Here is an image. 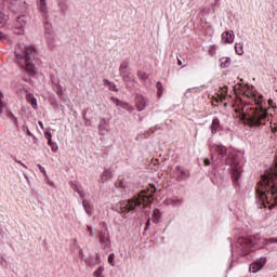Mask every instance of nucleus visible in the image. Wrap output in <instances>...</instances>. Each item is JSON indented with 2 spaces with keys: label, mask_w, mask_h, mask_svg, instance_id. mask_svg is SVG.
Instances as JSON below:
<instances>
[{
  "label": "nucleus",
  "mask_w": 277,
  "mask_h": 277,
  "mask_svg": "<svg viewBox=\"0 0 277 277\" xmlns=\"http://www.w3.org/2000/svg\"><path fill=\"white\" fill-rule=\"evenodd\" d=\"M245 96L254 101L255 105L259 107L252 108L250 106H246L241 108V111L237 113V118H240L245 124L249 127H261V124H265L267 122V110L263 109V95L259 94V92L248 88L245 91Z\"/></svg>",
  "instance_id": "1"
},
{
  "label": "nucleus",
  "mask_w": 277,
  "mask_h": 277,
  "mask_svg": "<svg viewBox=\"0 0 277 277\" xmlns=\"http://www.w3.org/2000/svg\"><path fill=\"white\" fill-rule=\"evenodd\" d=\"M38 56V51L34 45H29L27 48L17 47L15 49V57L16 62L21 63L23 57H25V70L30 77H36L38 75V69H36V65H34V60Z\"/></svg>",
  "instance_id": "2"
},
{
  "label": "nucleus",
  "mask_w": 277,
  "mask_h": 277,
  "mask_svg": "<svg viewBox=\"0 0 277 277\" xmlns=\"http://www.w3.org/2000/svg\"><path fill=\"white\" fill-rule=\"evenodd\" d=\"M157 192V188L153 186L150 189L143 190L140 193L138 197H134L130 200L123 201L120 203V211L121 213H127V211H133L135 207H140V205H143L146 207L150 202V199L153 198V195Z\"/></svg>",
  "instance_id": "3"
},
{
  "label": "nucleus",
  "mask_w": 277,
  "mask_h": 277,
  "mask_svg": "<svg viewBox=\"0 0 277 277\" xmlns=\"http://www.w3.org/2000/svg\"><path fill=\"white\" fill-rule=\"evenodd\" d=\"M211 151L212 153H216V155H219V157H227L225 159V163L227 166H233L234 163V168L232 169V176L235 181V183H237V181H239V179H241V172H243V170L241 169V164L235 162L233 159H235V154H230L228 153V148H226V146L224 145H213L211 147Z\"/></svg>",
  "instance_id": "4"
},
{
  "label": "nucleus",
  "mask_w": 277,
  "mask_h": 277,
  "mask_svg": "<svg viewBox=\"0 0 277 277\" xmlns=\"http://www.w3.org/2000/svg\"><path fill=\"white\" fill-rule=\"evenodd\" d=\"M277 193V187L274 182H272V179H269V175L262 176V181L259 182L256 194L260 200H269L274 196V194Z\"/></svg>",
  "instance_id": "5"
},
{
  "label": "nucleus",
  "mask_w": 277,
  "mask_h": 277,
  "mask_svg": "<svg viewBox=\"0 0 277 277\" xmlns=\"http://www.w3.org/2000/svg\"><path fill=\"white\" fill-rule=\"evenodd\" d=\"M243 243L247 246V248L261 249L267 246V239L261 238L259 236H249L243 239Z\"/></svg>",
  "instance_id": "6"
},
{
  "label": "nucleus",
  "mask_w": 277,
  "mask_h": 277,
  "mask_svg": "<svg viewBox=\"0 0 277 277\" xmlns=\"http://www.w3.org/2000/svg\"><path fill=\"white\" fill-rule=\"evenodd\" d=\"M119 74L124 83H131V81H134L133 71H131V68H129L128 62H122L120 64Z\"/></svg>",
  "instance_id": "7"
},
{
  "label": "nucleus",
  "mask_w": 277,
  "mask_h": 277,
  "mask_svg": "<svg viewBox=\"0 0 277 277\" xmlns=\"http://www.w3.org/2000/svg\"><path fill=\"white\" fill-rule=\"evenodd\" d=\"M27 16L21 15L16 18L14 23V31L17 36L25 34V27H27Z\"/></svg>",
  "instance_id": "8"
},
{
  "label": "nucleus",
  "mask_w": 277,
  "mask_h": 277,
  "mask_svg": "<svg viewBox=\"0 0 277 277\" xmlns=\"http://www.w3.org/2000/svg\"><path fill=\"white\" fill-rule=\"evenodd\" d=\"M266 263H267L266 258H260L259 260H256L255 262H253L250 265L249 269L252 274H256L258 272H261V269H263V267H265Z\"/></svg>",
  "instance_id": "9"
},
{
  "label": "nucleus",
  "mask_w": 277,
  "mask_h": 277,
  "mask_svg": "<svg viewBox=\"0 0 277 277\" xmlns=\"http://www.w3.org/2000/svg\"><path fill=\"white\" fill-rule=\"evenodd\" d=\"M221 42L223 44H233L235 42V32L233 30H226L221 35Z\"/></svg>",
  "instance_id": "10"
},
{
  "label": "nucleus",
  "mask_w": 277,
  "mask_h": 277,
  "mask_svg": "<svg viewBox=\"0 0 277 277\" xmlns=\"http://www.w3.org/2000/svg\"><path fill=\"white\" fill-rule=\"evenodd\" d=\"M175 172L177 174V181H187V179H189V172L187 170H183L181 167H176Z\"/></svg>",
  "instance_id": "11"
},
{
  "label": "nucleus",
  "mask_w": 277,
  "mask_h": 277,
  "mask_svg": "<svg viewBox=\"0 0 277 277\" xmlns=\"http://www.w3.org/2000/svg\"><path fill=\"white\" fill-rule=\"evenodd\" d=\"M146 97H144L143 95H137L136 96V108L137 111H144V109H146Z\"/></svg>",
  "instance_id": "12"
},
{
  "label": "nucleus",
  "mask_w": 277,
  "mask_h": 277,
  "mask_svg": "<svg viewBox=\"0 0 277 277\" xmlns=\"http://www.w3.org/2000/svg\"><path fill=\"white\" fill-rule=\"evenodd\" d=\"M100 242L102 243L103 248H109L111 241L109 240V234L102 232L100 234Z\"/></svg>",
  "instance_id": "13"
},
{
  "label": "nucleus",
  "mask_w": 277,
  "mask_h": 277,
  "mask_svg": "<svg viewBox=\"0 0 277 277\" xmlns=\"http://www.w3.org/2000/svg\"><path fill=\"white\" fill-rule=\"evenodd\" d=\"M37 8L43 16L49 13V6L47 5V0H38Z\"/></svg>",
  "instance_id": "14"
},
{
  "label": "nucleus",
  "mask_w": 277,
  "mask_h": 277,
  "mask_svg": "<svg viewBox=\"0 0 277 277\" xmlns=\"http://www.w3.org/2000/svg\"><path fill=\"white\" fill-rule=\"evenodd\" d=\"M212 135H215L217 133V129H220V119L215 118L212 120V123L210 126Z\"/></svg>",
  "instance_id": "15"
},
{
  "label": "nucleus",
  "mask_w": 277,
  "mask_h": 277,
  "mask_svg": "<svg viewBox=\"0 0 277 277\" xmlns=\"http://www.w3.org/2000/svg\"><path fill=\"white\" fill-rule=\"evenodd\" d=\"M28 103H30V105H32L34 109H37L38 107V100H36V96H34V94H28L26 96Z\"/></svg>",
  "instance_id": "16"
},
{
  "label": "nucleus",
  "mask_w": 277,
  "mask_h": 277,
  "mask_svg": "<svg viewBox=\"0 0 277 277\" xmlns=\"http://www.w3.org/2000/svg\"><path fill=\"white\" fill-rule=\"evenodd\" d=\"M109 179H111V173L109 172V170H104L101 177L102 183H107Z\"/></svg>",
  "instance_id": "17"
},
{
  "label": "nucleus",
  "mask_w": 277,
  "mask_h": 277,
  "mask_svg": "<svg viewBox=\"0 0 277 277\" xmlns=\"http://www.w3.org/2000/svg\"><path fill=\"white\" fill-rule=\"evenodd\" d=\"M3 93L0 92V114H3L4 109L8 107V104L4 102Z\"/></svg>",
  "instance_id": "18"
},
{
  "label": "nucleus",
  "mask_w": 277,
  "mask_h": 277,
  "mask_svg": "<svg viewBox=\"0 0 277 277\" xmlns=\"http://www.w3.org/2000/svg\"><path fill=\"white\" fill-rule=\"evenodd\" d=\"M220 62L221 68H228V66H230V57H222Z\"/></svg>",
  "instance_id": "19"
},
{
  "label": "nucleus",
  "mask_w": 277,
  "mask_h": 277,
  "mask_svg": "<svg viewBox=\"0 0 277 277\" xmlns=\"http://www.w3.org/2000/svg\"><path fill=\"white\" fill-rule=\"evenodd\" d=\"M5 25H8V15L0 12V28H3Z\"/></svg>",
  "instance_id": "20"
},
{
  "label": "nucleus",
  "mask_w": 277,
  "mask_h": 277,
  "mask_svg": "<svg viewBox=\"0 0 277 277\" xmlns=\"http://www.w3.org/2000/svg\"><path fill=\"white\" fill-rule=\"evenodd\" d=\"M235 51L237 55H243V43H235Z\"/></svg>",
  "instance_id": "21"
},
{
  "label": "nucleus",
  "mask_w": 277,
  "mask_h": 277,
  "mask_svg": "<svg viewBox=\"0 0 277 277\" xmlns=\"http://www.w3.org/2000/svg\"><path fill=\"white\" fill-rule=\"evenodd\" d=\"M161 220V212L157 209L153 211V222H159Z\"/></svg>",
  "instance_id": "22"
},
{
  "label": "nucleus",
  "mask_w": 277,
  "mask_h": 277,
  "mask_svg": "<svg viewBox=\"0 0 277 277\" xmlns=\"http://www.w3.org/2000/svg\"><path fill=\"white\" fill-rule=\"evenodd\" d=\"M44 137L45 140H48V145L53 146V135L51 134V132H45Z\"/></svg>",
  "instance_id": "23"
},
{
  "label": "nucleus",
  "mask_w": 277,
  "mask_h": 277,
  "mask_svg": "<svg viewBox=\"0 0 277 277\" xmlns=\"http://www.w3.org/2000/svg\"><path fill=\"white\" fill-rule=\"evenodd\" d=\"M115 254L114 253H110L109 255H108V263H109V265H111L113 267H114V265H116L115 263H114V259H115Z\"/></svg>",
  "instance_id": "24"
},
{
  "label": "nucleus",
  "mask_w": 277,
  "mask_h": 277,
  "mask_svg": "<svg viewBox=\"0 0 277 277\" xmlns=\"http://www.w3.org/2000/svg\"><path fill=\"white\" fill-rule=\"evenodd\" d=\"M156 87L158 90V94H163V84H161V82H157Z\"/></svg>",
  "instance_id": "25"
},
{
  "label": "nucleus",
  "mask_w": 277,
  "mask_h": 277,
  "mask_svg": "<svg viewBox=\"0 0 277 277\" xmlns=\"http://www.w3.org/2000/svg\"><path fill=\"white\" fill-rule=\"evenodd\" d=\"M51 146V149H52V153H57V150H60V146H57V143H52Z\"/></svg>",
  "instance_id": "26"
},
{
  "label": "nucleus",
  "mask_w": 277,
  "mask_h": 277,
  "mask_svg": "<svg viewBox=\"0 0 277 277\" xmlns=\"http://www.w3.org/2000/svg\"><path fill=\"white\" fill-rule=\"evenodd\" d=\"M109 90H111L113 92H117L118 91V89H116V83H114V82H111V83H109Z\"/></svg>",
  "instance_id": "27"
},
{
  "label": "nucleus",
  "mask_w": 277,
  "mask_h": 277,
  "mask_svg": "<svg viewBox=\"0 0 277 277\" xmlns=\"http://www.w3.org/2000/svg\"><path fill=\"white\" fill-rule=\"evenodd\" d=\"M266 243H271V245L277 243V239L276 238L266 239Z\"/></svg>",
  "instance_id": "28"
},
{
  "label": "nucleus",
  "mask_w": 277,
  "mask_h": 277,
  "mask_svg": "<svg viewBox=\"0 0 277 277\" xmlns=\"http://www.w3.org/2000/svg\"><path fill=\"white\" fill-rule=\"evenodd\" d=\"M113 103H115L118 106H120V100L116 98V97H111Z\"/></svg>",
  "instance_id": "29"
},
{
  "label": "nucleus",
  "mask_w": 277,
  "mask_h": 277,
  "mask_svg": "<svg viewBox=\"0 0 277 277\" xmlns=\"http://www.w3.org/2000/svg\"><path fill=\"white\" fill-rule=\"evenodd\" d=\"M38 168H39L40 172H43V174H47V171L43 169V167H41L40 164H38Z\"/></svg>",
  "instance_id": "30"
},
{
  "label": "nucleus",
  "mask_w": 277,
  "mask_h": 277,
  "mask_svg": "<svg viewBox=\"0 0 277 277\" xmlns=\"http://www.w3.org/2000/svg\"><path fill=\"white\" fill-rule=\"evenodd\" d=\"M10 118H12L14 122H16V120H17L16 117L14 116V114H12V113H10Z\"/></svg>",
  "instance_id": "31"
},
{
  "label": "nucleus",
  "mask_w": 277,
  "mask_h": 277,
  "mask_svg": "<svg viewBox=\"0 0 277 277\" xmlns=\"http://www.w3.org/2000/svg\"><path fill=\"white\" fill-rule=\"evenodd\" d=\"M203 163H205V166H210L211 161L209 159H205Z\"/></svg>",
  "instance_id": "32"
},
{
  "label": "nucleus",
  "mask_w": 277,
  "mask_h": 277,
  "mask_svg": "<svg viewBox=\"0 0 277 277\" xmlns=\"http://www.w3.org/2000/svg\"><path fill=\"white\" fill-rule=\"evenodd\" d=\"M150 226V220H148L147 222H146V227H145V230H148V227Z\"/></svg>",
  "instance_id": "33"
},
{
  "label": "nucleus",
  "mask_w": 277,
  "mask_h": 277,
  "mask_svg": "<svg viewBox=\"0 0 277 277\" xmlns=\"http://www.w3.org/2000/svg\"><path fill=\"white\" fill-rule=\"evenodd\" d=\"M58 94H62V84H57Z\"/></svg>",
  "instance_id": "34"
},
{
  "label": "nucleus",
  "mask_w": 277,
  "mask_h": 277,
  "mask_svg": "<svg viewBox=\"0 0 277 277\" xmlns=\"http://www.w3.org/2000/svg\"><path fill=\"white\" fill-rule=\"evenodd\" d=\"M109 83H111V81L107 80V79H104V84L105 85H109Z\"/></svg>",
  "instance_id": "35"
},
{
  "label": "nucleus",
  "mask_w": 277,
  "mask_h": 277,
  "mask_svg": "<svg viewBox=\"0 0 277 277\" xmlns=\"http://www.w3.org/2000/svg\"><path fill=\"white\" fill-rule=\"evenodd\" d=\"M17 163H19V166H23V168H27V166H25V163H23V161L17 160Z\"/></svg>",
  "instance_id": "36"
},
{
  "label": "nucleus",
  "mask_w": 277,
  "mask_h": 277,
  "mask_svg": "<svg viewBox=\"0 0 277 277\" xmlns=\"http://www.w3.org/2000/svg\"><path fill=\"white\" fill-rule=\"evenodd\" d=\"M38 124H39L40 129H44V124H42V121H38Z\"/></svg>",
  "instance_id": "37"
},
{
  "label": "nucleus",
  "mask_w": 277,
  "mask_h": 277,
  "mask_svg": "<svg viewBox=\"0 0 277 277\" xmlns=\"http://www.w3.org/2000/svg\"><path fill=\"white\" fill-rule=\"evenodd\" d=\"M27 135H29V137H34V133H31L29 130H27Z\"/></svg>",
  "instance_id": "38"
},
{
  "label": "nucleus",
  "mask_w": 277,
  "mask_h": 277,
  "mask_svg": "<svg viewBox=\"0 0 277 277\" xmlns=\"http://www.w3.org/2000/svg\"><path fill=\"white\" fill-rule=\"evenodd\" d=\"M269 106L272 107L274 105V100L268 101Z\"/></svg>",
  "instance_id": "39"
},
{
  "label": "nucleus",
  "mask_w": 277,
  "mask_h": 277,
  "mask_svg": "<svg viewBox=\"0 0 277 277\" xmlns=\"http://www.w3.org/2000/svg\"><path fill=\"white\" fill-rule=\"evenodd\" d=\"M76 192H78V194H81V187H77Z\"/></svg>",
  "instance_id": "40"
},
{
  "label": "nucleus",
  "mask_w": 277,
  "mask_h": 277,
  "mask_svg": "<svg viewBox=\"0 0 277 277\" xmlns=\"http://www.w3.org/2000/svg\"><path fill=\"white\" fill-rule=\"evenodd\" d=\"M179 66H183V62L181 60L177 61Z\"/></svg>",
  "instance_id": "41"
},
{
  "label": "nucleus",
  "mask_w": 277,
  "mask_h": 277,
  "mask_svg": "<svg viewBox=\"0 0 277 277\" xmlns=\"http://www.w3.org/2000/svg\"><path fill=\"white\" fill-rule=\"evenodd\" d=\"M274 133H277V128H272Z\"/></svg>",
  "instance_id": "42"
},
{
  "label": "nucleus",
  "mask_w": 277,
  "mask_h": 277,
  "mask_svg": "<svg viewBox=\"0 0 277 277\" xmlns=\"http://www.w3.org/2000/svg\"><path fill=\"white\" fill-rule=\"evenodd\" d=\"M89 233H92V227H88Z\"/></svg>",
  "instance_id": "43"
},
{
  "label": "nucleus",
  "mask_w": 277,
  "mask_h": 277,
  "mask_svg": "<svg viewBox=\"0 0 277 277\" xmlns=\"http://www.w3.org/2000/svg\"><path fill=\"white\" fill-rule=\"evenodd\" d=\"M83 207H85V200L82 201Z\"/></svg>",
  "instance_id": "44"
},
{
  "label": "nucleus",
  "mask_w": 277,
  "mask_h": 277,
  "mask_svg": "<svg viewBox=\"0 0 277 277\" xmlns=\"http://www.w3.org/2000/svg\"><path fill=\"white\" fill-rule=\"evenodd\" d=\"M0 38H3V34L0 32Z\"/></svg>",
  "instance_id": "45"
}]
</instances>
